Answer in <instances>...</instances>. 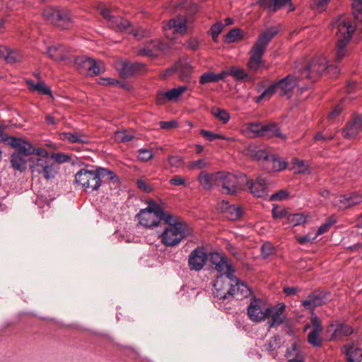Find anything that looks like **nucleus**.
Instances as JSON below:
<instances>
[{
	"mask_svg": "<svg viewBox=\"0 0 362 362\" xmlns=\"http://www.w3.org/2000/svg\"><path fill=\"white\" fill-rule=\"evenodd\" d=\"M165 222L168 225L160 235L161 243L167 247L179 245L192 235V229L179 216L168 214Z\"/></svg>",
	"mask_w": 362,
	"mask_h": 362,
	"instance_id": "obj_1",
	"label": "nucleus"
},
{
	"mask_svg": "<svg viewBox=\"0 0 362 362\" xmlns=\"http://www.w3.org/2000/svg\"><path fill=\"white\" fill-rule=\"evenodd\" d=\"M214 294L220 299H237L247 297L250 291L234 276L220 275L214 283Z\"/></svg>",
	"mask_w": 362,
	"mask_h": 362,
	"instance_id": "obj_2",
	"label": "nucleus"
},
{
	"mask_svg": "<svg viewBox=\"0 0 362 362\" xmlns=\"http://www.w3.org/2000/svg\"><path fill=\"white\" fill-rule=\"evenodd\" d=\"M103 179H107L114 182H117L119 180L118 177L114 172L100 167L97 168L95 170L83 168L75 175L76 182L81 185L87 192L98 190Z\"/></svg>",
	"mask_w": 362,
	"mask_h": 362,
	"instance_id": "obj_3",
	"label": "nucleus"
},
{
	"mask_svg": "<svg viewBox=\"0 0 362 362\" xmlns=\"http://www.w3.org/2000/svg\"><path fill=\"white\" fill-rule=\"evenodd\" d=\"M278 32L277 28L272 27L259 36L250 51L251 56L247 62V66L250 70L257 72L260 71L262 68L265 67L262 61V56L267 45Z\"/></svg>",
	"mask_w": 362,
	"mask_h": 362,
	"instance_id": "obj_4",
	"label": "nucleus"
},
{
	"mask_svg": "<svg viewBox=\"0 0 362 362\" xmlns=\"http://www.w3.org/2000/svg\"><path fill=\"white\" fill-rule=\"evenodd\" d=\"M330 29L335 35L337 41L342 42L341 45H347L356 31V25L350 18L342 15L332 20Z\"/></svg>",
	"mask_w": 362,
	"mask_h": 362,
	"instance_id": "obj_5",
	"label": "nucleus"
},
{
	"mask_svg": "<svg viewBox=\"0 0 362 362\" xmlns=\"http://www.w3.org/2000/svg\"><path fill=\"white\" fill-rule=\"evenodd\" d=\"M326 71L328 73L333 72L334 74H337L339 72V69L336 66H328L325 57H315L301 71V76L311 81H315Z\"/></svg>",
	"mask_w": 362,
	"mask_h": 362,
	"instance_id": "obj_6",
	"label": "nucleus"
},
{
	"mask_svg": "<svg viewBox=\"0 0 362 362\" xmlns=\"http://www.w3.org/2000/svg\"><path fill=\"white\" fill-rule=\"evenodd\" d=\"M167 214L158 204L150 201L148 207L141 209L137 217L139 224L146 228H152L158 226L161 220L165 221Z\"/></svg>",
	"mask_w": 362,
	"mask_h": 362,
	"instance_id": "obj_7",
	"label": "nucleus"
},
{
	"mask_svg": "<svg viewBox=\"0 0 362 362\" xmlns=\"http://www.w3.org/2000/svg\"><path fill=\"white\" fill-rule=\"evenodd\" d=\"M247 177L245 174L234 175L232 173L222 174L220 173L218 187L226 194H235L245 188Z\"/></svg>",
	"mask_w": 362,
	"mask_h": 362,
	"instance_id": "obj_8",
	"label": "nucleus"
},
{
	"mask_svg": "<svg viewBox=\"0 0 362 362\" xmlns=\"http://www.w3.org/2000/svg\"><path fill=\"white\" fill-rule=\"evenodd\" d=\"M247 315L253 322H261L268 317L269 306L261 299L254 298L247 307Z\"/></svg>",
	"mask_w": 362,
	"mask_h": 362,
	"instance_id": "obj_9",
	"label": "nucleus"
},
{
	"mask_svg": "<svg viewBox=\"0 0 362 362\" xmlns=\"http://www.w3.org/2000/svg\"><path fill=\"white\" fill-rule=\"evenodd\" d=\"M165 35L168 38H172L170 32L173 34L184 35L187 33L189 26L187 25V19L183 16H178L170 19L163 26Z\"/></svg>",
	"mask_w": 362,
	"mask_h": 362,
	"instance_id": "obj_10",
	"label": "nucleus"
},
{
	"mask_svg": "<svg viewBox=\"0 0 362 362\" xmlns=\"http://www.w3.org/2000/svg\"><path fill=\"white\" fill-rule=\"evenodd\" d=\"M33 162V165H30L33 173L41 174L46 180L53 179L56 176L57 169L48 160L36 158Z\"/></svg>",
	"mask_w": 362,
	"mask_h": 362,
	"instance_id": "obj_11",
	"label": "nucleus"
},
{
	"mask_svg": "<svg viewBox=\"0 0 362 362\" xmlns=\"http://www.w3.org/2000/svg\"><path fill=\"white\" fill-rule=\"evenodd\" d=\"M208 255L206 249L199 246L193 250L188 257V266L190 270L199 272L206 264Z\"/></svg>",
	"mask_w": 362,
	"mask_h": 362,
	"instance_id": "obj_12",
	"label": "nucleus"
},
{
	"mask_svg": "<svg viewBox=\"0 0 362 362\" xmlns=\"http://www.w3.org/2000/svg\"><path fill=\"white\" fill-rule=\"evenodd\" d=\"M330 300L331 294L329 292H314L305 300H303L301 304L305 309L313 310L315 308L325 304Z\"/></svg>",
	"mask_w": 362,
	"mask_h": 362,
	"instance_id": "obj_13",
	"label": "nucleus"
},
{
	"mask_svg": "<svg viewBox=\"0 0 362 362\" xmlns=\"http://www.w3.org/2000/svg\"><path fill=\"white\" fill-rule=\"evenodd\" d=\"M362 202V197L356 192L341 194L334 197L333 205L340 210L352 207Z\"/></svg>",
	"mask_w": 362,
	"mask_h": 362,
	"instance_id": "obj_14",
	"label": "nucleus"
},
{
	"mask_svg": "<svg viewBox=\"0 0 362 362\" xmlns=\"http://www.w3.org/2000/svg\"><path fill=\"white\" fill-rule=\"evenodd\" d=\"M209 257L211 262L215 265V269L221 273V275L233 276L235 270L226 256L218 252H213L210 254Z\"/></svg>",
	"mask_w": 362,
	"mask_h": 362,
	"instance_id": "obj_15",
	"label": "nucleus"
},
{
	"mask_svg": "<svg viewBox=\"0 0 362 362\" xmlns=\"http://www.w3.org/2000/svg\"><path fill=\"white\" fill-rule=\"evenodd\" d=\"M144 65L141 63L128 62H117L115 67L119 76L123 78H129L143 69Z\"/></svg>",
	"mask_w": 362,
	"mask_h": 362,
	"instance_id": "obj_16",
	"label": "nucleus"
},
{
	"mask_svg": "<svg viewBox=\"0 0 362 362\" xmlns=\"http://www.w3.org/2000/svg\"><path fill=\"white\" fill-rule=\"evenodd\" d=\"M248 186L250 192L257 197L266 198L267 194V182L264 177H259L255 182L247 181L245 183V187Z\"/></svg>",
	"mask_w": 362,
	"mask_h": 362,
	"instance_id": "obj_17",
	"label": "nucleus"
},
{
	"mask_svg": "<svg viewBox=\"0 0 362 362\" xmlns=\"http://www.w3.org/2000/svg\"><path fill=\"white\" fill-rule=\"evenodd\" d=\"M187 90V86H182L173 88L166 92L159 91L156 97V103L163 105L166 101H175Z\"/></svg>",
	"mask_w": 362,
	"mask_h": 362,
	"instance_id": "obj_18",
	"label": "nucleus"
},
{
	"mask_svg": "<svg viewBox=\"0 0 362 362\" xmlns=\"http://www.w3.org/2000/svg\"><path fill=\"white\" fill-rule=\"evenodd\" d=\"M286 305L283 303H278L276 306H269L268 317L270 320L268 322L269 327H277L281 325L285 319L283 313L285 310Z\"/></svg>",
	"mask_w": 362,
	"mask_h": 362,
	"instance_id": "obj_19",
	"label": "nucleus"
},
{
	"mask_svg": "<svg viewBox=\"0 0 362 362\" xmlns=\"http://www.w3.org/2000/svg\"><path fill=\"white\" fill-rule=\"evenodd\" d=\"M6 141L13 148L17 149L18 153L25 156L33 155L35 151V148L29 142L21 138L10 136L7 138Z\"/></svg>",
	"mask_w": 362,
	"mask_h": 362,
	"instance_id": "obj_20",
	"label": "nucleus"
},
{
	"mask_svg": "<svg viewBox=\"0 0 362 362\" xmlns=\"http://www.w3.org/2000/svg\"><path fill=\"white\" fill-rule=\"evenodd\" d=\"M361 130L362 118L358 115H354L343 129L342 135L346 139H351L355 138Z\"/></svg>",
	"mask_w": 362,
	"mask_h": 362,
	"instance_id": "obj_21",
	"label": "nucleus"
},
{
	"mask_svg": "<svg viewBox=\"0 0 362 362\" xmlns=\"http://www.w3.org/2000/svg\"><path fill=\"white\" fill-rule=\"evenodd\" d=\"M352 332L349 325L338 322L331 323L327 329V332L330 334V339L350 335Z\"/></svg>",
	"mask_w": 362,
	"mask_h": 362,
	"instance_id": "obj_22",
	"label": "nucleus"
},
{
	"mask_svg": "<svg viewBox=\"0 0 362 362\" xmlns=\"http://www.w3.org/2000/svg\"><path fill=\"white\" fill-rule=\"evenodd\" d=\"M47 52L54 61H65L69 56V49L63 45H54L47 47Z\"/></svg>",
	"mask_w": 362,
	"mask_h": 362,
	"instance_id": "obj_23",
	"label": "nucleus"
},
{
	"mask_svg": "<svg viewBox=\"0 0 362 362\" xmlns=\"http://www.w3.org/2000/svg\"><path fill=\"white\" fill-rule=\"evenodd\" d=\"M280 95H286L293 91L298 84L297 78L292 75H288L276 83Z\"/></svg>",
	"mask_w": 362,
	"mask_h": 362,
	"instance_id": "obj_24",
	"label": "nucleus"
},
{
	"mask_svg": "<svg viewBox=\"0 0 362 362\" xmlns=\"http://www.w3.org/2000/svg\"><path fill=\"white\" fill-rule=\"evenodd\" d=\"M163 45L159 40H150L147 42L144 47L138 49L136 51V54L140 57H152L156 54L158 50L163 49Z\"/></svg>",
	"mask_w": 362,
	"mask_h": 362,
	"instance_id": "obj_25",
	"label": "nucleus"
},
{
	"mask_svg": "<svg viewBox=\"0 0 362 362\" xmlns=\"http://www.w3.org/2000/svg\"><path fill=\"white\" fill-rule=\"evenodd\" d=\"M219 175L220 173L209 175L206 171H202L198 180L204 189L209 190L214 185L218 186Z\"/></svg>",
	"mask_w": 362,
	"mask_h": 362,
	"instance_id": "obj_26",
	"label": "nucleus"
},
{
	"mask_svg": "<svg viewBox=\"0 0 362 362\" xmlns=\"http://www.w3.org/2000/svg\"><path fill=\"white\" fill-rule=\"evenodd\" d=\"M291 0H258L257 4L261 8H267L269 12H276L287 4L291 5Z\"/></svg>",
	"mask_w": 362,
	"mask_h": 362,
	"instance_id": "obj_27",
	"label": "nucleus"
},
{
	"mask_svg": "<svg viewBox=\"0 0 362 362\" xmlns=\"http://www.w3.org/2000/svg\"><path fill=\"white\" fill-rule=\"evenodd\" d=\"M57 17L52 24L62 29H68L73 24L71 15L67 10L61 8Z\"/></svg>",
	"mask_w": 362,
	"mask_h": 362,
	"instance_id": "obj_28",
	"label": "nucleus"
},
{
	"mask_svg": "<svg viewBox=\"0 0 362 362\" xmlns=\"http://www.w3.org/2000/svg\"><path fill=\"white\" fill-rule=\"evenodd\" d=\"M286 165L284 160L277 158L274 155H270L263 164L265 170L268 171H280L285 169Z\"/></svg>",
	"mask_w": 362,
	"mask_h": 362,
	"instance_id": "obj_29",
	"label": "nucleus"
},
{
	"mask_svg": "<svg viewBox=\"0 0 362 362\" xmlns=\"http://www.w3.org/2000/svg\"><path fill=\"white\" fill-rule=\"evenodd\" d=\"M61 139L68 141L70 143H82L88 144L89 142L88 137L82 132H63L60 134Z\"/></svg>",
	"mask_w": 362,
	"mask_h": 362,
	"instance_id": "obj_30",
	"label": "nucleus"
},
{
	"mask_svg": "<svg viewBox=\"0 0 362 362\" xmlns=\"http://www.w3.org/2000/svg\"><path fill=\"white\" fill-rule=\"evenodd\" d=\"M285 356L287 362H303V356L299 350L298 345L294 342L290 348L287 349Z\"/></svg>",
	"mask_w": 362,
	"mask_h": 362,
	"instance_id": "obj_31",
	"label": "nucleus"
},
{
	"mask_svg": "<svg viewBox=\"0 0 362 362\" xmlns=\"http://www.w3.org/2000/svg\"><path fill=\"white\" fill-rule=\"evenodd\" d=\"M29 90L30 91H37L42 95H48L52 97L51 90L43 81H39L36 83L31 80L27 81Z\"/></svg>",
	"mask_w": 362,
	"mask_h": 362,
	"instance_id": "obj_32",
	"label": "nucleus"
},
{
	"mask_svg": "<svg viewBox=\"0 0 362 362\" xmlns=\"http://www.w3.org/2000/svg\"><path fill=\"white\" fill-rule=\"evenodd\" d=\"M224 204L226 205L225 215L228 219L235 221L242 216L243 211L240 206L230 205L228 202H224Z\"/></svg>",
	"mask_w": 362,
	"mask_h": 362,
	"instance_id": "obj_33",
	"label": "nucleus"
},
{
	"mask_svg": "<svg viewBox=\"0 0 362 362\" xmlns=\"http://www.w3.org/2000/svg\"><path fill=\"white\" fill-rule=\"evenodd\" d=\"M75 65L81 74L88 76L90 66H91V58L84 56L78 57L75 59Z\"/></svg>",
	"mask_w": 362,
	"mask_h": 362,
	"instance_id": "obj_34",
	"label": "nucleus"
},
{
	"mask_svg": "<svg viewBox=\"0 0 362 362\" xmlns=\"http://www.w3.org/2000/svg\"><path fill=\"white\" fill-rule=\"evenodd\" d=\"M262 136H276L284 140L286 139V136L280 132V130L276 124H264Z\"/></svg>",
	"mask_w": 362,
	"mask_h": 362,
	"instance_id": "obj_35",
	"label": "nucleus"
},
{
	"mask_svg": "<svg viewBox=\"0 0 362 362\" xmlns=\"http://www.w3.org/2000/svg\"><path fill=\"white\" fill-rule=\"evenodd\" d=\"M349 362H362V349L351 346L346 351Z\"/></svg>",
	"mask_w": 362,
	"mask_h": 362,
	"instance_id": "obj_36",
	"label": "nucleus"
},
{
	"mask_svg": "<svg viewBox=\"0 0 362 362\" xmlns=\"http://www.w3.org/2000/svg\"><path fill=\"white\" fill-rule=\"evenodd\" d=\"M11 163L14 169L21 172L26 168V161L24 156L19 153H15L11 156Z\"/></svg>",
	"mask_w": 362,
	"mask_h": 362,
	"instance_id": "obj_37",
	"label": "nucleus"
},
{
	"mask_svg": "<svg viewBox=\"0 0 362 362\" xmlns=\"http://www.w3.org/2000/svg\"><path fill=\"white\" fill-rule=\"evenodd\" d=\"M264 124L261 123H249L246 126L245 132L250 137L262 136Z\"/></svg>",
	"mask_w": 362,
	"mask_h": 362,
	"instance_id": "obj_38",
	"label": "nucleus"
},
{
	"mask_svg": "<svg viewBox=\"0 0 362 362\" xmlns=\"http://www.w3.org/2000/svg\"><path fill=\"white\" fill-rule=\"evenodd\" d=\"M281 346V339L279 337H274L270 338L264 345L266 351L269 352L274 358L276 357L275 351Z\"/></svg>",
	"mask_w": 362,
	"mask_h": 362,
	"instance_id": "obj_39",
	"label": "nucleus"
},
{
	"mask_svg": "<svg viewBox=\"0 0 362 362\" xmlns=\"http://www.w3.org/2000/svg\"><path fill=\"white\" fill-rule=\"evenodd\" d=\"M110 23L111 26L116 27L120 31L129 33L131 28V24L129 21L121 17H113Z\"/></svg>",
	"mask_w": 362,
	"mask_h": 362,
	"instance_id": "obj_40",
	"label": "nucleus"
},
{
	"mask_svg": "<svg viewBox=\"0 0 362 362\" xmlns=\"http://www.w3.org/2000/svg\"><path fill=\"white\" fill-rule=\"evenodd\" d=\"M88 72V76H93L99 75L105 71L104 63L100 60H95L91 58V66Z\"/></svg>",
	"mask_w": 362,
	"mask_h": 362,
	"instance_id": "obj_41",
	"label": "nucleus"
},
{
	"mask_svg": "<svg viewBox=\"0 0 362 362\" xmlns=\"http://www.w3.org/2000/svg\"><path fill=\"white\" fill-rule=\"evenodd\" d=\"M61 8L58 7L47 6L42 11V16L45 21L52 24L54 20L57 18Z\"/></svg>",
	"mask_w": 362,
	"mask_h": 362,
	"instance_id": "obj_42",
	"label": "nucleus"
},
{
	"mask_svg": "<svg viewBox=\"0 0 362 362\" xmlns=\"http://www.w3.org/2000/svg\"><path fill=\"white\" fill-rule=\"evenodd\" d=\"M211 113L223 124L227 123L230 119V114L224 109L213 107L211 109Z\"/></svg>",
	"mask_w": 362,
	"mask_h": 362,
	"instance_id": "obj_43",
	"label": "nucleus"
},
{
	"mask_svg": "<svg viewBox=\"0 0 362 362\" xmlns=\"http://www.w3.org/2000/svg\"><path fill=\"white\" fill-rule=\"evenodd\" d=\"M276 92H279V89L277 87L276 83H273L270 86H269L266 90H264L262 93L255 98L256 103H259L261 100H268Z\"/></svg>",
	"mask_w": 362,
	"mask_h": 362,
	"instance_id": "obj_44",
	"label": "nucleus"
},
{
	"mask_svg": "<svg viewBox=\"0 0 362 362\" xmlns=\"http://www.w3.org/2000/svg\"><path fill=\"white\" fill-rule=\"evenodd\" d=\"M114 138L117 142L125 143L132 140L134 136L128 131H117L115 132Z\"/></svg>",
	"mask_w": 362,
	"mask_h": 362,
	"instance_id": "obj_45",
	"label": "nucleus"
},
{
	"mask_svg": "<svg viewBox=\"0 0 362 362\" xmlns=\"http://www.w3.org/2000/svg\"><path fill=\"white\" fill-rule=\"evenodd\" d=\"M321 332L322 331L312 329L308 334V341L313 346L319 347L321 346L322 341L320 337Z\"/></svg>",
	"mask_w": 362,
	"mask_h": 362,
	"instance_id": "obj_46",
	"label": "nucleus"
},
{
	"mask_svg": "<svg viewBox=\"0 0 362 362\" xmlns=\"http://www.w3.org/2000/svg\"><path fill=\"white\" fill-rule=\"evenodd\" d=\"M229 74L236 80H244L248 77L247 73L243 69L236 66L229 69Z\"/></svg>",
	"mask_w": 362,
	"mask_h": 362,
	"instance_id": "obj_47",
	"label": "nucleus"
},
{
	"mask_svg": "<svg viewBox=\"0 0 362 362\" xmlns=\"http://www.w3.org/2000/svg\"><path fill=\"white\" fill-rule=\"evenodd\" d=\"M336 222V220L333 217L329 218L325 223L322 224L320 228L317 229V232L315 233V235L314 236V238H316L317 236L326 233L328 231V230L332 226H333Z\"/></svg>",
	"mask_w": 362,
	"mask_h": 362,
	"instance_id": "obj_48",
	"label": "nucleus"
},
{
	"mask_svg": "<svg viewBox=\"0 0 362 362\" xmlns=\"http://www.w3.org/2000/svg\"><path fill=\"white\" fill-rule=\"evenodd\" d=\"M200 134L208 141H214L216 139L230 141V139L226 136H224L221 134H215L211 132L205 130V129H201Z\"/></svg>",
	"mask_w": 362,
	"mask_h": 362,
	"instance_id": "obj_49",
	"label": "nucleus"
},
{
	"mask_svg": "<svg viewBox=\"0 0 362 362\" xmlns=\"http://www.w3.org/2000/svg\"><path fill=\"white\" fill-rule=\"evenodd\" d=\"M129 33L139 40L149 36V32L141 27H137L136 28H131Z\"/></svg>",
	"mask_w": 362,
	"mask_h": 362,
	"instance_id": "obj_50",
	"label": "nucleus"
},
{
	"mask_svg": "<svg viewBox=\"0 0 362 362\" xmlns=\"http://www.w3.org/2000/svg\"><path fill=\"white\" fill-rule=\"evenodd\" d=\"M21 60V54L16 51V50H11L8 48V54H6L5 61L8 64H13L17 62H19Z\"/></svg>",
	"mask_w": 362,
	"mask_h": 362,
	"instance_id": "obj_51",
	"label": "nucleus"
},
{
	"mask_svg": "<svg viewBox=\"0 0 362 362\" xmlns=\"http://www.w3.org/2000/svg\"><path fill=\"white\" fill-rule=\"evenodd\" d=\"M216 74L211 71L204 73L199 78V83L201 84H206L209 83L217 82Z\"/></svg>",
	"mask_w": 362,
	"mask_h": 362,
	"instance_id": "obj_52",
	"label": "nucleus"
},
{
	"mask_svg": "<svg viewBox=\"0 0 362 362\" xmlns=\"http://www.w3.org/2000/svg\"><path fill=\"white\" fill-rule=\"evenodd\" d=\"M208 165L209 163L204 159H199L189 162L187 168L191 170H200L206 168Z\"/></svg>",
	"mask_w": 362,
	"mask_h": 362,
	"instance_id": "obj_53",
	"label": "nucleus"
},
{
	"mask_svg": "<svg viewBox=\"0 0 362 362\" xmlns=\"http://www.w3.org/2000/svg\"><path fill=\"white\" fill-rule=\"evenodd\" d=\"M293 168L298 173H306L308 172V165L303 160H298L297 158L293 159Z\"/></svg>",
	"mask_w": 362,
	"mask_h": 362,
	"instance_id": "obj_54",
	"label": "nucleus"
},
{
	"mask_svg": "<svg viewBox=\"0 0 362 362\" xmlns=\"http://www.w3.org/2000/svg\"><path fill=\"white\" fill-rule=\"evenodd\" d=\"M50 158L58 163H64L71 161V156L69 154L63 153H52Z\"/></svg>",
	"mask_w": 362,
	"mask_h": 362,
	"instance_id": "obj_55",
	"label": "nucleus"
},
{
	"mask_svg": "<svg viewBox=\"0 0 362 362\" xmlns=\"http://www.w3.org/2000/svg\"><path fill=\"white\" fill-rule=\"evenodd\" d=\"M353 9L355 18L362 21V0H354Z\"/></svg>",
	"mask_w": 362,
	"mask_h": 362,
	"instance_id": "obj_56",
	"label": "nucleus"
},
{
	"mask_svg": "<svg viewBox=\"0 0 362 362\" xmlns=\"http://www.w3.org/2000/svg\"><path fill=\"white\" fill-rule=\"evenodd\" d=\"M342 42L337 41L335 59L337 61H340L346 54V45H341Z\"/></svg>",
	"mask_w": 362,
	"mask_h": 362,
	"instance_id": "obj_57",
	"label": "nucleus"
},
{
	"mask_svg": "<svg viewBox=\"0 0 362 362\" xmlns=\"http://www.w3.org/2000/svg\"><path fill=\"white\" fill-rule=\"evenodd\" d=\"M223 25L221 22H218L213 25L211 28V34L214 42L217 41L218 35L221 33Z\"/></svg>",
	"mask_w": 362,
	"mask_h": 362,
	"instance_id": "obj_58",
	"label": "nucleus"
},
{
	"mask_svg": "<svg viewBox=\"0 0 362 362\" xmlns=\"http://www.w3.org/2000/svg\"><path fill=\"white\" fill-rule=\"evenodd\" d=\"M251 151L254 153L252 156L255 158L263 160V164L264 163V161H266V159L270 156L265 150L257 149L256 147H254V150H252Z\"/></svg>",
	"mask_w": 362,
	"mask_h": 362,
	"instance_id": "obj_59",
	"label": "nucleus"
},
{
	"mask_svg": "<svg viewBox=\"0 0 362 362\" xmlns=\"http://www.w3.org/2000/svg\"><path fill=\"white\" fill-rule=\"evenodd\" d=\"M288 220L293 226H298L305 223L306 218L303 214H296L289 216Z\"/></svg>",
	"mask_w": 362,
	"mask_h": 362,
	"instance_id": "obj_60",
	"label": "nucleus"
},
{
	"mask_svg": "<svg viewBox=\"0 0 362 362\" xmlns=\"http://www.w3.org/2000/svg\"><path fill=\"white\" fill-rule=\"evenodd\" d=\"M168 163L170 166L179 168L184 163V159L179 156H170L168 158Z\"/></svg>",
	"mask_w": 362,
	"mask_h": 362,
	"instance_id": "obj_61",
	"label": "nucleus"
},
{
	"mask_svg": "<svg viewBox=\"0 0 362 362\" xmlns=\"http://www.w3.org/2000/svg\"><path fill=\"white\" fill-rule=\"evenodd\" d=\"M240 37L241 30L238 28L231 30L226 35V40L229 42H235V40L240 39Z\"/></svg>",
	"mask_w": 362,
	"mask_h": 362,
	"instance_id": "obj_62",
	"label": "nucleus"
},
{
	"mask_svg": "<svg viewBox=\"0 0 362 362\" xmlns=\"http://www.w3.org/2000/svg\"><path fill=\"white\" fill-rule=\"evenodd\" d=\"M138 157L142 161H148L153 158V153L149 149H139L138 151Z\"/></svg>",
	"mask_w": 362,
	"mask_h": 362,
	"instance_id": "obj_63",
	"label": "nucleus"
},
{
	"mask_svg": "<svg viewBox=\"0 0 362 362\" xmlns=\"http://www.w3.org/2000/svg\"><path fill=\"white\" fill-rule=\"evenodd\" d=\"M185 45L188 49L196 51L199 47V41L197 37H191L185 42Z\"/></svg>",
	"mask_w": 362,
	"mask_h": 362,
	"instance_id": "obj_64",
	"label": "nucleus"
}]
</instances>
